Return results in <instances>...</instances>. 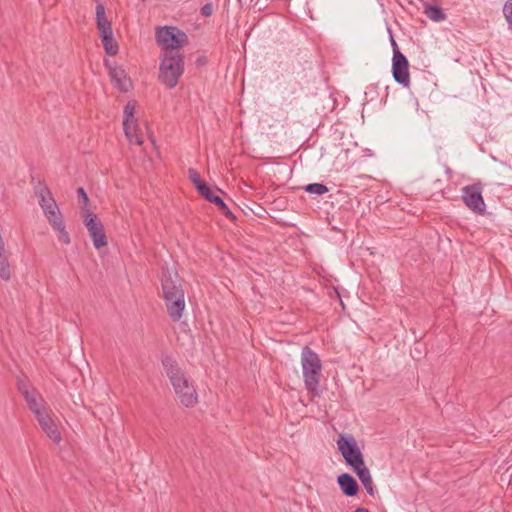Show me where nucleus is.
<instances>
[{
	"label": "nucleus",
	"mask_w": 512,
	"mask_h": 512,
	"mask_svg": "<svg viewBox=\"0 0 512 512\" xmlns=\"http://www.w3.org/2000/svg\"><path fill=\"white\" fill-rule=\"evenodd\" d=\"M162 364L179 402L185 407H194L198 403V394L193 381L171 357H165Z\"/></svg>",
	"instance_id": "1"
},
{
	"label": "nucleus",
	"mask_w": 512,
	"mask_h": 512,
	"mask_svg": "<svg viewBox=\"0 0 512 512\" xmlns=\"http://www.w3.org/2000/svg\"><path fill=\"white\" fill-rule=\"evenodd\" d=\"M161 286L167 313L173 322H178L185 309V295L177 272L163 271Z\"/></svg>",
	"instance_id": "2"
},
{
	"label": "nucleus",
	"mask_w": 512,
	"mask_h": 512,
	"mask_svg": "<svg viewBox=\"0 0 512 512\" xmlns=\"http://www.w3.org/2000/svg\"><path fill=\"white\" fill-rule=\"evenodd\" d=\"M301 366L305 389L312 397H320L322 363L318 354L307 345L301 350Z\"/></svg>",
	"instance_id": "3"
},
{
	"label": "nucleus",
	"mask_w": 512,
	"mask_h": 512,
	"mask_svg": "<svg viewBox=\"0 0 512 512\" xmlns=\"http://www.w3.org/2000/svg\"><path fill=\"white\" fill-rule=\"evenodd\" d=\"M184 72V56L182 54H163L159 67V81L168 89L177 86Z\"/></svg>",
	"instance_id": "4"
},
{
	"label": "nucleus",
	"mask_w": 512,
	"mask_h": 512,
	"mask_svg": "<svg viewBox=\"0 0 512 512\" xmlns=\"http://www.w3.org/2000/svg\"><path fill=\"white\" fill-rule=\"evenodd\" d=\"M156 41L162 49V55L181 54L178 49L187 44L188 37L177 27L164 26L156 30Z\"/></svg>",
	"instance_id": "5"
},
{
	"label": "nucleus",
	"mask_w": 512,
	"mask_h": 512,
	"mask_svg": "<svg viewBox=\"0 0 512 512\" xmlns=\"http://www.w3.org/2000/svg\"><path fill=\"white\" fill-rule=\"evenodd\" d=\"M96 26L106 54L110 56L116 55L119 51V46L114 39L111 21L107 19L105 6L102 3H97L96 5Z\"/></svg>",
	"instance_id": "6"
},
{
	"label": "nucleus",
	"mask_w": 512,
	"mask_h": 512,
	"mask_svg": "<svg viewBox=\"0 0 512 512\" xmlns=\"http://www.w3.org/2000/svg\"><path fill=\"white\" fill-rule=\"evenodd\" d=\"M338 450L343 456L346 464L352 469L363 466L365 464L363 454L358 444L351 434H340L336 441Z\"/></svg>",
	"instance_id": "7"
},
{
	"label": "nucleus",
	"mask_w": 512,
	"mask_h": 512,
	"mask_svg": "<svg viewBox=\"0 0 512 512\" xmlns=\"http://www.w3.org/2000/svg\"><path fill=\"white\" fill-rule=\"evenodd\" d=\"M393 58L392 75L394 80L405 88L410 85L409 62L406 56L397 48L396 42L392 39Z\"/></svg>",
	"instance_id": "8"
},
{
	"label": "nucleus",
	"mask_w": 512,
	"mask_h": 512,
	"mask_svg": "<svg viewBox=\"0 0 512 512\" xmlns=\"http://www.w3.org/2000/svg\"><path fill=\"white\" fill-rule=\"evenodd\" d=\"M83 222L88 230L92 239L93 245L96 249H100L107 245V237L105 234L104 226L98 216L87 210L83 214Z\"/></svg>",
	"instance_id": "9"
},
{
	"label": "nucleus",
	"mask_w": 512,
	"mask_h": 512,
	"mask_svg": "<svg viewBox=\"0 0 512 512\" xmlns=\"http://www.w3.org/2000/svg\"><path fill=\"white\" fill-rule=\"evenodd\" d=\"M462 200L464 204L475 214L484 215L486 204L482 197V185L475 183L462 188Z\"/></svg>",
	"instance_id": "10"
},
{
	"label": "nucleus",
	"mask_w": 512,
	"mask_h": 512,
	"mask_svg": "<svg viewBox=\"0 0 512 512\" xmlns=\"http://www.w3.org/2000/svg\"><path fill=\"white\" fill-rule=\"evenodd\" d=\"M35 418L37 419L40 427L45 432L47 437L50 438L55 444H59L62 440V436L57 424L51 418L48 409L42 412H37Z\"/></svg>",
	"instance_id": "11"
},
{
	"label": "nucleus",
	"mask_w": 512,
	"mask_h": 512,
	"mask_svg": "<svg viewBox=\"0 0 512 512\" xmlns=\"http://www.w3.org/2000/svg\"><path fill=\"white\" fill-rule=\"evenodd\" d=\"M104 64L108 68L109 76L114 86L120 91L127 92L131 83L125 70L118 66H112L107 60H105Z\"/></svg>",
	"instance_id": "12"
},
{
	"label": "nucleus",
	"mask_w": 512,
	"mask_h": 512,
	"mask_svg": "<svg viewBox=\"0 0 512 512\" xmlns=\"http://www.w3.org/2000/svg\"><path fill=\"white\" fill-rule=\"evenodd\" d=\"M433 2L435 4L423 2V13L433 22L444 21L447 16L439 4L440 0H433Z\"/></svg>",
	"instance_id": "13"
},
{
	"label": "nucleus",
	"mask_w": 512,
	"mask_h": 512,
	"mask_svg": "<svg viewBox=\"0 0 512 512\" xmlns=\"http://www.w3.org/2000/svg\"><path fill=\"white\" fill-rule=\"evenodd\" d=\"M338 484L346 496H355L359 491L357 481L348 473H343L338 476Z\"/></svg>",
	"instance_id": "14"
},
{
	"label": "nucleus",
	"mask_w": 512,
	"mask_h": 512,
	"mask_svg": "<svg viewBox=\"0 0 512 512\" xmlns=\"http://www.w3.org/2000/svg\"><path fill=\"white\" fill-rule=\"evenodd\" d=\"M24 399L29 409L33 412L34 416L37 415V412H42L47 409V407L43 404L42 397L39 396L34 390L25 391Z\"/></svg>",
	"instance_id": "15"
},
{
	"label": "nucleus",
	"mask_w": 512,
	"mask_h": 512,
	"mask_svg": "<svg viewBox=\"0 0 512 512\" xmlns=\"http://www.w3.org/2000/svg\"><path fill=\"white\" fill-rule=\"evenodd\" d=\"M0 278L4 281H8L11 278V267L6 255L3 239H0Z\"/></svg>",
	"instance_id": "16"
},
{
	"label": "nucleus",
	"mask_w": 512,
	"mask_h": 512,
	"mask_svg": "<svg viewBox=\"0 0 512 512\" xmlns=\"http://www.w3.org/2000/svg\"><path fill=\"white\" fill-rule=\"evenodd\" d=\"M42 210L51 226L59 225V222L64 220L56 201H50L49 206Z\"/></svg>",
	"instance_id": "17"
},
{
	"label": "nucleus",
	"mask_w": 512,
	"mask_h": 512,
	"mask_svg": "<svg viewBox=\"0 0 512 512\" xmlns=\"http://www.w3.org/2000/svg\"><path fill=\"white\" fill-rule=\"evenodd\" d=\"M369 494H373V480L369 469L365 464L353 469Z\"/></svg>",
	"instance_id": "18"
},
{
	"label": "nucleus",
	"mask_w": 512,
	"mask_h": 512,
	"mask_svg": "<svg viewBox=\"0 0 512 512\" xmlns=\"http://www.w3.org/2000/svg\"><path fill=\"white\" fill-rule=\"evenodd\" d=\"M125 135L130 143L141 145L143 143L141 135L137 133V122L123 124Z\"/></svg>",
	"instance_id": "19"
},
{
	"label": "nucleus",
	"mask_w": 512,
	"mask_h": 512,
	"mask_svg": "<svg viewBox=\"0 0 512 512\" xmlns=\"http://www.w3.org/2000/svg\"><path fill=\"white\" fill-rule=\"evenodd\" d=\"M35 178L32 177L31 182L34 184V193L39 199H43L44 197H50L52 195L49 187L45 184L44 181L38 180L37 183H34Z\"/></svg>",
	"instance_id": "20"
},
{
	"label": "nucleus",
	"mask_w": 512,
	"mask_h": 512,
	"mask_svg": "<svg viewBox=\"0 0 512 512\" xmlns=\"http://www.w3.org/2000/svg\"><path fill=\"white\" fill-rule=\"evenodd\" d=\"M55 231L58 232V240L65 245L70 244L71 238L66 230L64 220L59 222V225L52 226Z\"/></svg>",
	"instance_id": "21"
},
{
	"label": "nucleus",
	"mask_w": 512,
	"mask_h": 512,
	"mask_svg": "<svg viewBox=\"0 0 512 512\" xmlns=\"http://www.w3.org/2000/svg\"><path fill=\"white\" fill-rule=\"evenodd\" d=\"M136 104L134 101H129L124 107L123 124L130 122H137L135 113Z\"/></svg>",
	"instance_id": "22"
},
{
	"label": "nucleus",
	"mask_w": 512,
	"mask_h": 512,
	"mask_svg": "<svg viewBox=\"0 0 512 512\" xmlns=\"http://www.w3.org/2000/svg\"><path fill=\"white\" fill-rule=\"evenodd\" d=\"M213 204L218 207V209L221 211V213L230 220H235L236 217L232 213V211L228 208L226 203L223 201V199L220 196H217L216 198H213Z\"/></svg>",
	"instance_id": "23"
},
{
	"label": "nucleus",
	"mask_w": 512,
	"mask_h": 512,
	"mask_svg": "<svg viewBox=\"0 0 512 512\" xmlns=\"http://www.w3.org/2000/svg\"><path fill=\"white\" fill-rule=\"evenodd\" d=\"M304 190L310 194L323 195L328 192L326 185L322 183H311L304 187Z\"/></svg>",
	"instance_id": "24"
},
{
	"label": "nucleus",
	"mask_w": 512,
	"mask_h": 512,
	"mask_svg": "<svg viewBox=\"0 0 512 512\" xmlns=\"http://www.w3.org/2000/svg\"><path fill=\"white\" fill-rule=\"evenodd\" d=\"M201 196H203L207 201L213 203V198H216L218 195H215L212 189L205 182L200 188L197 190Z\"/></svg>",
	"instance_id": "25"
},
{
	"label": "nucleus",
	"mask_w": 512,
	"mask_h": 512,
	"mask_svg": "<svg viewBox=\"0 0 512 512\" xmlns=\"http://www.w3.org/2000/svg\"><path fill=\"white\" fill-rule=\"evenodd\" d=\"M188 177L198 190L205 182L201 180L199 173L194 168L188 169Z\"/></svg>",
	"instance_id": "26"
},
{
	"label": "nucleus",
	"mask_w": 512,
	"mask_h": 512,
	"mask_svg": "<svg viewBox=\"0 0 512 512\" xmlns=\"http://www.w3.org/2000/svg\"><path fill=\"white\" fill-rule=\"evenodd\" d=\"M503 14L512 31V0H507L503 6Z\"/></svg>",
	"instance_id": "27"
},
{
	"label": "nucleus",
	"mask_w": 512,
	"mask_h": 512,
	"mask_svg": "<svg viewBox=\"0 0 512 512\" xmlns=\"http://www.w3.org/2000/svg\"><path fill=\"white\" fill-rule=\"evenodd\" d=\"M200 13L204 17H210L213 14V5L212 3H206L200 9Z\"/></svg>",
	"instance_id": "28"
},
{
	"label": "nucleus",
	"mask_w": 512,
	"mask_h": 512,
	"mask_svg": "<svg viewBox=\"0 0 512 512\" xmlns=\"http://www.w3.org/2000/svg\"><path fill=\"white\" fill-rule=\"evenodd\" d=\"M77 194H78V197L82 200L84 206H87L88 203H89V198H88L87 193L84 190V188L83 187H79L77 189Z\"/></svg>",
	"instance_id": "29"
},
{
	"label": "nucleus",
	"mask_w": 512,
	"mask_h": 512,
	"mask_svg": "<svg viewBox=\"0 0 512 512\" xmlns=\"http://www.w3.org/2000/svg\"><path fill=\"white\" fill-rule=\"evenodd\" d=\"M50 201H55V199L53 198V196L51 195L50 197H44L43 199H39V205L42 209H44L46 206H49V202Z\"/></svg>",
	"instance_id": "30"
},
{
	"label": "nucleus",
	"mask_w": 512,
	"mask_h": 512,
	"mask_svg": "<svg viewBox=\"0 0 512 512\" xmlns=\"http://www.w3.org/2000/svg\"><path fill=\"white\" fill-rule=\"evenodd\" d=\"M18 389H19L20 393H21L23 396H24V392H25V391H31V390L28 388V386H27L25 383H23V382H19V384H18Z\"/></svg>",
	"instance_id": "31"
},
{
	"label": "nucleus",
	"mask_w": 512,
	"mask_h": 512,
	"mask_svg": "<svg viewBox=\"0 0 512 512\" xmlns=\"http://www.w3.org/2000/svg\"><path fill=\"white\" fill-rule=\"evenodd\" d=\"M354 512H369L366 508L358 507Z\"/></svg>",
	"instance_id": "32"
}]
</instances>
